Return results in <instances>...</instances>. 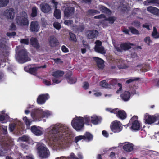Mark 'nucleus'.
I'll return each mask as SVG.
<instances>
[{
	"instance_id": "nucleus-1",
	"label": "nucleus",
	"mask_w": 159,
	"mask_h": 159,
	"mask_svg": "<svg viewBox=\"0 0 159 159\" xmlns=\"http://www.w3.org/2000/svg\"><path fill=\"white\" fill-rule=\"evenodd\" d=\"M49 135L48 138L49 139V143H53V142H55L57 140V136L59 135L57 134L58 133L62 131V135H65L68 137L69 135L70 132L68 128L66 125H56L50 126L48 129Z\"/></svg>"
},
{
	"instance_id": "nucleus-2",
	"label": "nucleus",
	"mask_w": 159,
	"mask_h": 159,
	"mask_svg": "<svg viewBox=\"0 0 159 159\" xmlns=\"http://www.w3.org/2000/svg\"><path fill=\"white\" fill-rule=\"evenodd\" d=\"M16 21L17 25L20 26H28L29 23L27 14L25 12H21L17 16Z\"/></svg>"
},
{
	"instance_id": "nucleus-3",
	"label": "nucleus",
	"mask_w": 159,
	"mask_h": 159,
	"mask_svg": "<svg viewBox=\"0 0 159 159\" xmlns=\"http://www.w3.org/2000/svg\"><path fill=\"white\" fill-rule=\"evenodd\" d=\"M15 58L16 60L20 63L30 60V59L28 56L26 50L24 49L19 51L18 53L16 55Z\"/></svg>"
},
{
	"instance_id": "nucleus-4",
	"label": "nucleus",
	"mask_w": 159,
	"mask_h": 159,
	"mask_svg": "<svg viewBox=\"0 0 159 159\" xmlns=\"http://www.w3.org/2000/svg\"><path fill=\"white\" fill-rule=\"evenodd\" d=\"M83 118L76 117L73 119L71 122V125L73 128L78 131L81 130L84 126Z\"/></svg>"
},
{
	"instance_id": "nucleus-5",
	"label": "nucleus",
	"mask_w": 159,
	"mask_h": 159,
	"mask_svg": "<svg viewBox=\"0 0 159 159\" xmlns=\"http://www.w3.org/2000/svg\"><path fill=\"white\" fill-rule=\"evenodd\" d=\"M110 128L113 132L114 133L119 132L122 129L121 124L119 121H114L111 124Z\"/></svg>"
},
{
	"instance_id": "nucleus-6",
	"label": "nucleus",
	"mask_w": 159,
	"mask_h": 159,
	"mask_svg": "<svg viewBox=\"0 0 159 159\" xmlns=\"http://www.w3.org/2000/svg\"><path fill=\"white\" fill-rule=\"evenodd\" d=\"M3 15L7 19L12 20L15 16L14 10L12 8L7 9L3 12Z\"/></svg>"
},
{
	"instance_id": "nucleus-7",
	"label": "nucleus",
	"mask_w": 159,
	"mask_h": 159,
	"mask_svg": "<svg viewBox=\"0 0 159 159\" xmlns=\"http://www.w3.org/2000/svg\"><path fill=\"white\" fill-rule=\"evenodd\" d=\"M74 8L73 7H69L66 8L64 11V18H70L74 14Z\"/></svg>"
},
{
	"instance_id": "nucleus-8",
	"label": "nucleus",
	"mask_w": 159,
	"mask_h": 159,
	"mask_svg": "<svg viewBox=\"0 0 159 159\" xmlns=\"http://www.w3.org/2000/svg\"><path fill=\"white\" fill-rule=\"evenodd\" d=\"M96 45L95 46V50L97 52L102 53L104 54L105 53V51L104 48L102 45V42L97 40L95 42Z\"/></svg>"
},
{
	"instance_id": "nucleus-9",
	"label": "nucleus",
	"mask_w": 159,
	"mask_h": 159,
	"mask_svg": "<svg viewBox=\"0 0 159 159\" xmlns=\"http://www.w3.org/2000/svg\"><path fill=\"white\" fill-rule=\"evenodd\" d=\"M138 119L137 116H134L131 119V121H133L132 126V129L134 130H138L139 129L140 125L139 123L137 120Z\"/></svg>"
},
{
	"instance_id": "nucleus-10",
	"label": "nucleus",
	"mask_w": 159,
	"mask_h": 159,
	"mask_svg": "<svg viewBox=\"0 0 159 159\" xmlns=\"http://www.w3.org/2000/svg\"><path fill=\"white\" fill-rule=\"evenodd\" d=\"M40 27L39 24L37 21H33L31 22L30 30L33 32H37L38 31Z\"/></svg>"
},
{
	"instance_id": "nucleus-11",
	"label": "nucleus",
	"mask_w": 159,
	"mask_h": 159,
	"mask_svg": "<svg viewBox=\"0 0 159 159\" xmlns=\"http://www.w3.org/2000/svg\"><path fill=\"white\" fill-rule=\"evenodd\" d=\"M38 153L42 159L48 157L50 155L49 150H38Z\"/></svg>"
},
{
	"instance_id": "nucleus-12",
	"label": "nucleus",
	"mask_w": 159,
	"mask_h": 159,
	"mask_svg": "<svg viewBox=\"0 0 159 159\" xmlns=\"http://www.w3.org/2000/svg\"><path fill=\"white\" fill-rule=\"evenodd\" d=\"M78 158L77 157L75 154L72 153L69 157H57L55 159H83V157L82 154H79L78 155Z\"/></svg>"
},
{
	"instance_id": "nucleus-13",
	"label": "nucleus",
	"mask_w": 159,
	"mask_h": 159,
	"mask_svg": "<svg viewBox=\"0 0 159 159\" xmlns=\"http://www.w3.org/2000/svg\"><path fill=\"white\" fill-rule=\"evenodd\" d=\"M86 34L88 38L92 39L98 35V32L95 30H88L86 32Z\"/></svg>"
},
{
	"instance_id": "nucleus-14",
	"label": "nucleus",
	"mask_w": 159,
	"mask_h": 159,
	"mask_svg": "<svg viewBox=\"0 0 159 159\" xmlns=\"http://www.w3.org/2000/svg\"><path fill=\"white\" fill-rule=\"evenodd\" d=\"M58 42L57 39L53 36H50L48 39V43L52 47H54L58 45Z\"/></svg>"
},
{
	"instance_id": "nucleus-15",
	"label": "nucleus",
	"mask_w": 159,
	"mask_h": 159,
	"mask_svg": "<svg viewBox=\"0 0 159 159\" xmlns=\"http://www.w3.org/2000/svg\"><path fill=\"white\" fill-rule=\"evenodd\" d=\"M40 7L41 11L44 13H49L52 10L51 7L47 4H41Z\"/></svg>"
},
{
	"instance_id": "nucleus-16",
	"label": "nucleus",
	"mask_w": 159,
	"mask_h": 159,
	"mask_svg": "<svg viewBox=\"0 0 159 159\" xmlns=\"http://www.w3.org/2000/svg\"><path fill=\"white\" fill-rule=\"evenodd\" d=\"M48 95L42 94L39 95L37 99V102L38 104H42L45 103V100L48 99Z\"/></svg>"
},
{
	"instance_id": "nucleus-17",
	"label": "nucleus",
	"mask_w": 159,
	"mask_h": 159,
	"mask_svg": "<svg viewBox=\"0 0 159 159\" xmlns=\"http://www.w3.org/2000/svg\"><path fill=\"white\" fill-rule=\"evenodd\" d=\"M145 119L146 123L150 124L156 121V117L152 116L146 115L145 116Z\"/></svg>"
},
{
	"instance_id": "nucleus-18",
	"label": "nucleus",
	"mask_w": 159,
	"mask_h": 159,
	"mask_svg": "<svg viewBox=\"0 0 159 159\" xmlns=\"http://www.w3.org/2000/svg\"><path fill=\"white\" fill-rule=\"evenodd\" d=\"M31 131L35 135L39 136L43 134V132L35 126H32L31 129Z\"/></svg>"
},
{
	"instance_id": "nucleus-19",
	"label": "nucleus",
	"mask_w": 159,
	"mask_h": 159,
	"mask_svg": "<svg viewBox=\"0 0 159 159\" xmlns=\"http://www.w3.org/2000/svg\"><path fill=\"white\" fill-rule=\"evenodd\" d=\"M94 60L96 61L98 67L100 69H103L104 67V61L101 59L94 57Z\"/></svg>"
},
{
	"instance_id": "nucleus-20",
	"label": "nucleus",
	"mask_w": 159,
	"mask_h": 159,
	"mask_svg": "<svg viewBox=\"0 0 159 159\" xmlns=\"http://www.w3.org/2000/svg\"><path fill=\"white\" fill-rule=\"evenodd\" d=\"M30 44L33 47L37 49L39 48L40 46L37 39L35 38L32 37L30 39Z\"/></svg>"
},
{
	"instance_id": "nucleus-21",
	"label": "nucleus",
	"mask_w": 159,
	"mask_h": 159,
	"mask_svg": "<svg viewBox=\"0 0 159 159\" xmlns=\"http://www.w3.org/2000/svg\"><path fill=\"white\" fill-rule=\"evenodd\" d=\"M147 10L154 15H157L159 14V10L152 6L148 7L147 8Z\"/></svg>"
},
{
	"instance_id": "nucleus-22",
	"label": "nucleus",
	"mask_w": 159,
	"mask_h": 159,
	"mask_svg": "<svg viewBox=\"0 0 159 159\" xmlns=\"http://www.w3.org/2000/svg\"><path fill=\"white\" fill-rule=\"evenodd\" d=\"M98 8L103 13H106L108 15H110L111 13V12L109 9L102 5H99Z\"/></svg>"
},
{
	"instance_id": "nucleus-23",
	"label": "nucleus",
	"mask_w": 159,
	"mask_h": 159,
	"mask_svg": "<svg viewBox=\"0 0 159 159\" xmlns=\"http://www.w3.org/2000/svg\"><path fill=\"white\" fill-rule=\"evenodd\" d=\"M130 93L129 91H125L121 95L122 99L124 101H127L129 98Z\"/></svg>"
},
{
	"instance_id": "nucleus-24",
	"label": "nucleus",
	"mask_w": 159,
	"mask_h": 159,
	"mask_svg": "<svg viewBox=\"0 0 159 159\" xmlns=\"http://www.w3.org/2000/svg\"><path fill=\"white\" fill-rule=\"evenodd\" d=\"M131 45H133V44L131 43H124L120 44V48H122V51H126L131 48Z\"/></svg>"
},
{
	"instance_id": "nucleus-25",
	"label": "nucleus",
	"mask_w": 159,
	"mask_h": 159,
	"mask_svg": "<svg viewBox=\"0 0 159 159\" xmlns=\"http://www.w3.org/2000/svg\"><path fill=\"white\" fill-rule=\"evenodd\" d=\"M64 72L62 71L57 70L52 72V75L56 77H59L63 75Z\"/></svg>"
},
{
	"instance_id": "nucleus-26",
	"label": "nucleus",
	"mask_w": 159,
	"mask_h": 159,
	"mask_svg": "<svg viewBox=\"0 0 159 159\" xmlns=\"http://www.w3.org/2000/svg\"><path fill=\"white\" fill-rule=\"evenodd\" d=\"M83 136L84 139H86L88 141H91L93 139V135L89 132H86Z\"/></svg>"
},
{
	"instance_id": "nucleus-27",
	"label": "nucleus",
	"mask_w": 159,
	"mask_h": 159,
	"mask_svg": "<svg viewBox=\"0 0 159 159\" xmlns=\"http://www.w3.org/2000/svg\"><path fill=\"white\" fill-rule=\"evenodd\" d=\"M117 115L118 117L121 119H124L126 117V114L123 110L118 111Z\"/></svg>"
},
{
	"instance_id": "nucleus-28",
	"label": "nucleus",
	"mask_w": 159,
	"mask_h": 159,
	"mask_svg": "<svg viewBox=\"0 0 159 159\" xmlns=\"http://www.w3.org/2000/svg\"><path fill=\"white\" fill-rule=\"evenodd\" d=\"M54 16L57 19L61 18V14L60 10L57 9H55L54 12Z\"/></svg>"
},
{
	"instance_id": "nucleus-29",
	"label": "nucleus",
	"mask_w": 159,
	"mask_h": 159,
	"mask_svg": "<svg viewBox=\"0 0 159 159\" xmlns=\"http://www.w3.org/2000/svg\"><path fill=\"white\" fill-rule=\"evenodd\" d=\"M46 67V65H44L43 66H42L40 67L38 66L36 67L32 68L31 67L29 72L30 73L33 74L36 71L37 69L39 68H45Z\"/></svg>"
},
{
	"instance_id": "nucleus-30",
	"label": "nucleus",
	"mask_w": 159,
	"mask_h": 159,
	"mask_svg": "<svg viewBox=\"0 0 159 159\" xmlns=\"http://www.w3.org/2000/svg\"><path fill=\"white\" fill-rule=\"evenodd\" d=\"M91 122L94 125H97L98 124L99 121V119L98 117L96 116H93L91 117Z\"/></svg>"
},
{
	"instance_id": "nucleus-31",
	"label": "nucleus",
	"mask_w": 159,
	"mask_h": 159,
	"mask_svg": "<svg viewBox=\"0 0 159 159\" xmlns=\"http://www.w3.org/2000/svg\"><path fill=\"white\" fill-rule=\"evenodd\" d=\"M116 19V17L114 16H110L105 19V21H107L109 23L111 24H112L114 23Z\"/></svg>"
},
{
	"instance_id": "nucleus-32",
	"label": "nucleus",
	"mask_w": 159,
	"mask_h": 159,
	"mask_svg": "<svg viewBox=\"0 0 159 159\" xmlns=\"http://www.w3.org/2000/svg\"><path fill=\"white\" fill-rule=\"evenodd\" d=\"M134 145L130 143H127L124 146V149H133Z\"/></svg>"
},
{
	"instance_id": "nucleus-33",
	"label": "nucleus",
	"mask_w": 159,
	"mask_h": 159,
	"mask_svg": "<svg viewBox=\"0 0 159 159\" xmlns=\"http://www.w3.org/2000/svg\"><path fill=\"white\" fill-rule=\"evenodd\" d=\"M40 111L42 114L43 117H48L51 114V113L48 111H43L42 110H41Z\"/></svg>"
},
{
	"instance_id": "nucleus-34",
	"label": "nucleus",
	"mask_w": 159,
	"mask_h": 159,
	"mask_svg": "<svg viewBox=\"0 0 159 159\" xmlns=\"http://www.w3.org/2000/svg\"><path fill=\"white\" fill-rule=\"evenodd\" d=\"M99 12L95 10H89L87 12V14L89 15H94L95 14H98Z\"/></svg>"
},
{
	"instance_id": "nucleus-35",
	"label": "nucleus",
	"mask_w": 159,
	"mask_h": 159,
	"mask_svg": "<svg viewBox=\"0 0 159 159\" xmlns=\"http://www.w3.org/2000/svg\"><path fill=\"white\" fill-rule=\"evenodd\" d=\"M152 34L154 38H159V34L157 33V29L155 27H153V30Z\"/></svg>"
},
{
	"instance_id": "nucleus-36",
	"label": "nucleus",
	"mask_w": 159,
	"mask_h": 159,
	"mask_svg": "<svg viewBox=\"0 0 159 159\" xmlns=\"http://www.w3.org/2000/svg\"><path fill=\"white\" fill-rule=\"evenodd\" d=\"M129 29L130 30L131 32L134 34L139 35L140 34L139 31L136 29L132 27H130L129 28Z\"/></svg>"
},
{
	"instance_id": "nucleus-37",
	"label": "nucleus",
	"mask_w": 159,
	"mask_h": 159,
	"mask_svg": "<svg viewBox=\"0 0 159 159\" xmlns=\"http://www.w3.org/2000/svg\"><path fill=\"white\" fill-rule=\"evenodd\" d=\"M9 0H0V7L6 6Z\"/></svg>"
},
{
	"instance_id": "nucleus-38",
	"label": "nucleus",
	"mask_w": 159,
	"mask_h": 159,
	"mask_svg": "<svg viewBox=\"0 0 159 159\" xmlns=\"http://www.w3.org/2000/svg\"><path fill=\"white\" fill-rule=\"evenodd\" d=\"M32 11L31 16L32 17H35L37 16V8L35 7H34L32 8Z\"/></svg>"
},
{
	"instance_id": "nucleus-39",
	"label": "nucleus",
	"mask_w": 159,
	"mask_h": 159,
	"mask_svg": "<svg viewBox=\"0 0 159 159\" xmlns=\"http://www.w3.org/2000/svg\"><path fill=\"white\" fill-rule=\"evenodd\" d=\"M29 139V137L27 136L23 135L20 137H19L18 139V140L19 141H27Z\"/></svg>"
},
{
	"instance_id": "nucleus-40",
	"label": "nucleus",
	"mask_w": 159,
	"mask_h": 159,
	"mask_svg": "<svg viewBox=\"0 0 159 159\" xmlns=\"http://www.w3.org/2000/svg\"><path fill=\"white\" fill-rule=\"evenodd\" d=\"M100 85L102 87L105 88H108L109 86L108 84L105 80L101 81L100 83Z\"/></svg>"
},
{
	"instance_id": "nucleus-41",
	"label": "nucleus",
	"mask_w": 159,
	"mask_h": 159,
	"mask_svg": "<svg viewBox=\"0 0 159 159\" xmlns=\"http://www.w3.org/2000/svg\"><path fill=\"white\" fill-rule=\"evenodd\" d=\"M37 149H45L46 146L43 144L41 143H38L37 145Z\"/></svg>"
},
{
	"instance_id": "nucleus-42",
	"label": "nucleus",
	"mask_w": 159,
	"mask_h": 159,
	"mask_svg": "<svg viewBox=\"0 0 159 159\" xmlns=\"http://www.w3.org/2000/svg\"><path fill=\"white\" fill-rule=\"evenodd\" d=\"M23 119L26 125L29 126L30 125L31 121L28 119L26 117H24Z\"/></svg>"
},
{
	"instance_id": "nucleus-43",
	"label": "nucleus",
	"mask_w": 159,
	"mask_h": 159,
	"mask_svg": "<svg viewBox=\"0 0 159 159\" xmlns=\"http://www.w3.org/2000/svg\"><path fill=\"white\" fill-rule=\"evenodd\" d=\"M82 139H84V137L83 136H79L75 137V142L77 143Z\"/></svg>"
},
{
	"instance_id": "nucleus-44",
	"label": "nucleus",
	"mask_w": 159,
	"mask_h": 159,
	"mask_svg": "<svg viewBox=\"0 0 159 159\" xmlns=\"http://www.w3.org/2000/svg\"><path fill=\"white\" fill-rule=\"evenodd\" d=\"M90 118L89 117L86 116L83 118V122H84L87 125H89V123L90 121Z\"/></svg>"
},
{
	"instance_id": "nucleus-45",
	"label": "nucleus",
	"mask_w": 159,
	"mask_h": 159,
	"mask_svg": "<svg viewBox=\"0 0 159 159\" xmlns=\"http://www.w3.org/2000/svg\"><path fill=\"white\" fill-rule=\"evenodd\" d=\"M20 42L22 43L27 45L29 43V40L26 39H23L20 40Z\"/></svg>"
},
{
	"instance_id": "nucleus-46",
	"label": "nucleus",
	"mask_w": 159,
	"mask_h": 159,
	"mask_svg": "<svg viewBox=\"0 0 159 159\" xmlns=\"http://www.w3.org/2000/svg\"><path fill=\"white\" fill-rule=\"evenodd\" d=\"M69 34L70 36V39L71 40H72L74 42H76V38L75 37V35L72 33H70Z\"/></svg>"
},
{
	"instance_id": "nucleus-47",
	"label": "nucleus",
	"mask_w": 159,
	"mask_h": 159,
	"mask_svg": "<svg viewBox=\"0 0 159 159\" xmlns=\"http://www.w3.org/2000/svg\"><path fill=\"white\" fill-rule=\"evenodd\" d=\"M53 26L56 29L59 30L61 28L60 24L57 22H55L53 24Z\"/></svg>"
},
{
	"instance_id": "nucleus-48",
	"label": "nucleus",
	"mask_w": 159,
	"mask_h": 159,
	"mask_svg": "<svg viewBox=\"0 0 159 159\" xmlns=\"http://www.w3.org/2000/svg\"><path fill=\"white\" fill-rule=\"evenodd\" d=\"M132 25H133L138 28L139 27L140 25V24L139 22L137 21H135L134 22H133L132 23Z\"/></svg>"
},
{
	"instance_id": "nucleus-49",
	"label": "nucleus",
	"mask_w": 159,
	"mask_h": 159,
	"mask_svg": "<svg viewBox=\"0 0 159 159\" xmlns=\"http://www.w3.org/2000/svg\"><path fill=\"white\" fill-rule=\"evenodd\" d=\"M152 151L154 152L152 150H148L147 151H145L144 150L141 151V153L143 155H147L149 154L150 152H152Z\"/></svg>"
},
{
	"instance_id": "nucleus-50",
	"label": "nucleus",
	"mask_w": 159,
	"mask_h": 159,
	"mask_svg": "<svg viewBox=\"0 0 159 159\" xmlns=\"http://www.w3.org/2000/svg\"><path fill=\"white\" fill-rule=\"evenodd\" d=\"M145 42L148 45H150V43L151 42L149 37H147L144 39Z\"/></svg>"
},
{
	"instance_id": "nucleus-51",
	"label": "nucleus",
	"mask_w": 159,
	"mask_h": 159,
	"mask_svg": "<svg viewBox=\"0 0 159 159\" xmlns=\"http://www.w3.org/2000/svg\"><path fill=\"white\" fill-rule=\"evenodd\" d=\"M129 7V5L127 4L126 5L123 4L121 8L123 11H126L127 10H128Z\"/></svg>"
},
{
	"instance_id": "nucleus-52",
	"label": "nucleus",
	"mask_w": 159,
	"mask_h": 159,
	"mask_svg": "<svg viewBox=\"0 0 159 159\" xmlns=\"http://www.w3.org/2000/svg\"><path fill=\"white\" fill-rule=\"evenodd\" d=\"M105 16L104 14H101L98 16H96L94 17V18L95 19H100L105 18Z\"/></svg>"
},
{
	"instance_id": "nucleus-53",
	"label": "nucleus",
	"mask_w": 159,
	"mask_h": 159,
	"mask_svg": "<svg viewBox=\"0 0 159 159\" xmlns=\"http://www.w3.org/2000/svg\"><path fill=\"white\" fill-rule=\"evenodd\" d=\"M73 21L71 20H65L64 21V24L67 25H70L72 24Z\"/></svg>"
},
{
	"instance_id": "nucleus-54",
	"label": "nucleus",
	"mask_w": 159,
	"mask_h": 159,
	"mask_svg": "<svg viewBox=\"0 0 159 159\" xmlns=\"http://www.w3.org/2000/svg\"><path fill=\"white\" fill-rule=\"evenodd\" d=\"M8 150H0V156H4L7 153Z\"/></svg>"
},
{
	"instance_id": "nucleus-55",
	"label": "nucleus",
	"mask_w": 159,
	"mask_h": 159,
	"mask_svg": "<svg viewBox=\"0 0 159 159\" xmlns=\"http://www.w3.org/2000/svg\"><path fill=\"white\" fill-rule=\"evenodd\" d=\"M89 86V83L86 82H85L83 83V87L84 88V89H87L88 88Z\"/></svg>"
},
{
	"instance_id": "nucleus-56",
	"label": "nucleus",
	"mask_w": 159,
	"mask_h": 159,
	"mask_svg": "<svg viewBox=\"0 0 159 159\" xmlns=\"http://www.w3.org/2000/svg\"><path fill=\"white\" fill-rule=\"evenodd\" d=\"M2 127L3 134H7V126L2 125Z\"/></svg>"
},
{
	"instance_id": "nucleus-57",
	"label": "nucleus",
	"mask_w": 159,
	"mask_h": 159,
	"mask_svg": "<svg viewBox=\"0 0 159 159\" xmlns=\"http://www.w3.org/2000/svg\"><path fill=\"white\" fill-rule=\"evenodd\" d=\"M16 34V33L15 32H8L7 34V35L10 37H12L15 36Z\"/></svg>"
},
{
	"instance_id": "nucleus-58",
	"label": "nucleus",
	"mask_w": 159,
	"mask_h": 159,
	"mask_svg": "<svg viewBox=\"0 0 159 159\" xmlns=\"http://www.w3.org/2000/svg\"><path fill=\"white\" fill-rule=\"evenodd\" d=\"M68 82L71 84L75 83L76 82V79H73L72 78L70 77L69 78Z\"/></svg>"
},
{
	"instance_id": "nucleus-59",
	"label": "nucleus",
	"mask_w": 159,
	"mask_h": 159,
	"mask_svg": "<svg viewBox=\"0 0 159 159\" xmlns=\"http://www.w3.org/2000/svg\"><path fill=\"white\" fill-rule=\"evenodd\" d=\"M42 23L43 27H45L48 25L47 21L44 19V18L42 19Z\"/></svg>"
},
{
	"instance_id": "nucleus-60",
	"label": "nucleus",
	"mask_w": 159,
	"mask_h": 159,
	"mask_svg": "<svg viewBox=\"0 0 159 159\" xmlns=\"http://www.w3.org/2000/svg\"><path fill=\"white\" fill-rule=\"evenodd\" d=\"M15 127V125L14 124H11L9 125V129L11 132L13 131Z\"/></svg>"
},
{
	"instance_id": "nucleus-61",
	"label": "nucleus",
	"mask_w": 159,
	"mask_h": 159,
	"mask_svg": "<svg viewBox=\"0 0 159 159\" xmlns=\"http://www.w3.org/2000/svg\"><path fill=\"white\" fill-rule=\"evenodd\" d=\"M6 39L5 38H2L0 40V45H4L6 43Z\"/></svg>"
},
{
	"instance_id": "nucleus-62",
	"label": "nucleus",
	"mask_w": 159,
	"mask_h": 159,
	"mask_svg": "<svg viewBox=\"0 0 159 159\" xmlns=\"http://www.w3.org/2000/svg\"><path fill=\"white\" fill-rule=\"evenodd\" d=\"M52 2L53 4V7H54L55 9H57V6L58 4V2H55L54 0H52Z\"/></svg>"
},
{
	"instance_id": "nucleus-63",
	"label": "nucleus",
	"mask_w": 159,
	"mask_h": 159,
	"mask_svg": "<svg viewBox=\"0 0 159 159\" xmlns=\"http://www.w3.org/2000/svg\"><path fill=\"white\" fill-rule=\"evenodd\" d=\"M61 49L63 52H68L67 48L64 46H62L61 47Z\"/></svg>"
},
{
	"instance_id": "nucleus-64",
	"label": "nucleus",
	"mask_w": 159,
	"mask_h": 159,
	"mask_svg": "<svg viewBox=\"0 0 159 159\" xmlns=\"http://www.w3.org/2000/svg\"><path fill=\"white\" fill-rule=\"evenodd\" d=\"M43 83L46 85H50L51 84L50 81L44 80H43Z\"/></svg>"
}]
</instances>
